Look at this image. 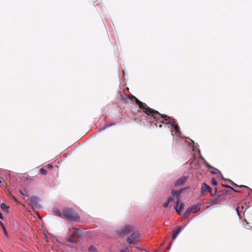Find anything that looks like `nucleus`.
Instances as JSON below:
<instances>
[{
	"mask_svg": "<svg viewBox=\"0 0 252 252\" xmlns=\"http://www.w3.org/2000/svg\"><path fill=\"white\" fill-rule=\"evenodd\" d=\"M0 208L3 211H4L6 213L8 212L9 207L7 206L6 204L4 203H1L0 205Z\"/></svg>",
	"mask_w": 252,
	"mask_h": 252,
	"instance_id": "nucleus-16",
	"label": "nucleus"
},
{
	"mask_svg": "<svg viewBox=\"0 0 252 252\" xmlns=\"http://www.w3.org/2000/svg\"><path fill=\"white\" fill-rule=\"evenodd\" d=\"M120 252H129V251L128 250V249L126 248L125 249L120 250Z\"/></svg>",
	"mask_w": 252,
	"mask_h": 252,
	"instance_id": "nucleus-24",
	"label": "nucleus"
},
{
	"mask_svg": "<svg viewBox=\"0 0 252 252\" xmlns=\"http://www.w3.org/2000/svg\"><path fill=\"white\" fill-rule=\"evenodd\" d=\"M242 207H244V209H245L244 211V214H245L246 211L247 209H248L250 207V204L249 203H245L244 205H242Z\"/></svg>",
	"mask_w": 252,
	"mask_h": 252,
	"instance_id": "nucleus-20",
	"label": "nucleus"
},
{
	"mask_svg": "<svg viewBox=\"0 0 252 252\" xmlns=\"http://www.w3.org/2000/svg\"><path fill=\"white\" fill-rule=\"evenodd\" d=\"M132 98L135 99V102L138 105L139 108L141 109L146 114L152 117L154 119L158 120L160 118H163L166 120H168L169 119L167 115L161 114L158 111L148 107L147 104L140 101L134 96H132Z\"/></svg>",
	"mask_w": 252,
	"mask_h": 252,
	"instance_id": "nucleus-1",
	"label": "nucleus"
},
{
	"mask_svg": "<svg viewBox=\"0 0 252 252\" xmlns=\"http://www.w3.org/2000/svg\"><path fill=\"white\" fill-rule=\"evenodd\" d=\"M169 119L168 120H166L163 118H160L158 120L154 119L155 120V125L156 126L159 127H162V124L164 123V121H165V124L166 125H170L172 126L177 125L176 120L174 119H171L170 117L168 116Z\"/></svg>",
	"mask_w": 252,
	"mask_h": 252,
	"instance_id": "nucleus-5",
	"label": "nucleus"
},
{
	"mask_svg": "<svg viewBox=\"0 0 252 252\" xmlns=\"http://www.w3.org/2000/svg\"><path fill=\"white\" fill-rule=\"evenodd\" d=\"M200 207L198 205L195 204L193 206L189 207L187 210L185 211L183 215V217L187 218L189 216L190 213H196L200 210Z\"/></svg>",
	"mask_w": 252,
	"mask_h": 252,
	"instance_id": "nucleus-8",
	"label": "nucleus"
},
{
	"mask_svg": "<svg viewBox=\"0 0 252 252\" xmlns=\"http://www.w3.org/2000/svg\"><path fill=\"white\" fill-rule=\"evenodd\" d=\"M93 249H94V248L93 247H91L90 248V251H93Z\"/></svg>",
	"mask_w": 252,
	"mask_h": 252,
	"instance_id": "nucleus-29",
	"label": "nucleus"
},
{
	"mask_svg": "<svg viewBox=\"0 0 252 252\" xmlns=\"http://www.w3.org/2000/svg\"><path fill=\"white\" fill-rule=\"evenodd\" d=\"M208 167H209V168H212V166H210V165H208Z\"/></svg>",
	"mask_w": 252,
	"mask_h": 252,
	"instance_id": "nucleus-31",
	"label": "nucleus"
},
{
	"mask_svg": "<svg viewBox=\"0 0 252 252\" xmlns=\"http://www.w3.org/2000/svg\"><path fill=\"white\" fill-rule=\"evenodd\" d=\"M227 188H230L231 189H232V190L235 191V192H238L239 191L238 190H235L234 189H233L232 187H231L230 186H226Z\"/></svg>",
	"mask_w": 252,
	"mask_h": 252,
	"instance_id": "nucleus-25",
	"label": "nucleus"
},
{
	"mask_svg": "<svg viewBox=\"0 0 252 252\" xmlns=\"http://www.w3.org/2000/svg\"><path fill=\"white\" fill-rule=\"evenodd\" d=\"M245 209H244V207H242V205H238L236 207V211L237 213L239 216V217L241 218V213L242 212L244 213Z\"/></svg>",
	"mask_w": 252,
	"mask_h": 252,
	"instance_id": "nucleus-13",
	"label": "nucleus"
},
{
	"mask_svg": "<svg viewBox=\"0 0 252 252\" xmlns=\"http://www.w3.org/2000/svg\"><path fill=\"white\" fill-rule=\"evenodd\" d=\"M39 172L41 174L43 175H46L47 173V170L44 169V168H40L39 170Z\"/></svg>",
	"mask_w": 252,
	"mask_h": 252,
	"instance_id": "nucleus-19",
	"label": "nucleus"
},
{
	"mask_svg": "<svg viewBox=\"0 0 252 252\" xmlns=\"http://www.w3.org/2000/svg\"><path fill=\"white\" fill-rule=\"evenodd\" d=\"M211 183L213 185L216 186L217 185V181L214 178L212 179Z\"/></svg>",
	"mask_w": 252,
	"mask_h": 252,
	"instance_id": "nucleus-22",
	"label": "nucleus"
},
{
	"mask_svg": "<svg viewBox=\"0 0 252 252\" xmlns=\"http://www.w3.org/2000/svg\"><path fill=\"white\" fill-rule=\"evenodd\" d=\"M183 189L179 190H172V194L175 198L174 200L176 201V205L174 206L177 213L180 215L182 213V210L184 208L185 204L183 203H180V194L182 192Z\"/></svg>",
	"mask_w": 252,
	"mask_h": 252,
	"instance_id": "nucleus-2",
	"label": "nucleus"
},
{
	"mask_svg": "<svg viewBox=\"0 0 252 252\" xmlns=\"http://www.w3.org/2000/svg\"><path fill=\"white\" fill-rule=\"evenodd\" d=\"M175 198H174V196H170L168 198L167 201L164 203L163 204V206L164 207L166 208L168 207L169 204L171 202H172L173 201H174Z\"/></svg>",
	"mask_w": 252,
	"mask_h": 252,
	"instance_id": "nucleus-15",
	"label": "nucleus"
},
{
	"mask_svg": "<svg viewBox=\"0 0 252 252\" xmlns=\"http://www.w3.org/2000/svg\"><path fill=\"white\" fill-rule=\"evenodd\" d=\"M54 212L55 215L58 217L63 218V211L61 212L59 209L56 208L54 210Z\"/></svg>",
	"mask_w": 252,
	"mask_h": 252,
	"instance_id": "nucleus-17",
	"label": "nucleus"
},
{
	"mask_svg": "<svg viewBox=\"0 0 252 252\" xmlns=\"http://www.w3.org/2000/svg\"><path fill=\"white\" fill-rule=\"evenodd\" d=\"M217 188L215 189V192L213 196L215 197L212 199L210 201L211 205H220L224 202L226 199V192H222L221 193L216 194Z\"/></svg>",
	"mask_w": 252,
	"mask_h": 252,
	"instance_id": "nucleus-4",
	"label": "nucleus"
},
{
	"mask_svg": "<svg viewBox=\"0 0 252 252\" xmlns=\"http://www.w3.org/2000/svg\"><path fill=\"white\" fill-rule=\"evenodd\" d=\"M63 218L68 220L77 221L79 220L80 216L72 208H64L63 209Z\"/></svg>",
	"mask_w": 252,
	"mask_h": 252,
	"instance_id": "nucleus-3",
	"label": "nucleus"
},
{
	"mask_svg": "<svg viewBox=\"0 0 252 252\" xmlns=\"http://www.w3.org/2000/svg\"><path fill=\"white\" fill-rule=\"evenodd\" d=\"M0 225H1L2 228L3 230L4 234L5 235H7V232L6 231V228H5L4 225L3 224V223L0 221Z\"/></svg>",
	"mask_w": 252,
	"mask_h": 252,
	"instance_id": "nucleus-18",
	"label": "nucleus"
},
{
	"mask_svg": "<svg viewBox=\"0 0 252 252\" xmlns=\"http://www.w3.org/2000/svg\"><path fill=\"white\" fill-rule=\"evenodd\" d=\"M82 234V230L79 229L72 227L70 228L69 230V235L71 237H75L77 235L81 236Z\"/></svg>",
	"mask_w": 252,
	"mask_h": 252,
	"instance_id": "nucleus-10",
	"label": "nucleus"
},
{
	"mask_svg": "<svg viewBox=\"0 0 252 252\" xmlns=\"http://www.w3.org/2000/svg\"><path fill=\"white\" fill-rule=\"evenodd\" d=\"M212 189L211 188L207 185L206 184L203 183L201 185V193L202 194H205L207 192H210L211 194V195L212 196H213L214 193H212L211 192Z\"/></svg>",
	"mask_w": 252,
	"mask_h": 252,
	"instance_id": "nucleus-9",
	"label": "nucleus"
},
{
	"mask_svg": "<svg viewBox=\"0 0 252 252\" xmlns=\"http://www.w3.org/2000/svg\"><path fill=\"white\" fill-rule=\"evenodd\" d=\"M1 181L0 180V183H1Z\"/></svg>",
	"mask_w": 252,
	"mask_h": 252,
	"instance_id": "nucleus-32",
	"label": "nucleus"
},
{
	"mask_svg": "<svg viewBox=\"0 0 252 252\" xmlns=\"http://www.w3.org/2000/svg\"><path fill=\"white\" fill-rule=\"evenodd\" d=\"M13 198L14 199V200H15L16 201H17L16 199L14 196H13Z\"/></svg>",
	"mask_w": 252,
	"mask_h": 252,
	"instance_id": "nucleus-30",
	"label": "nucleus"
},
{
	"mask_svg": "<svg viewBox=\"0 0 252 252\" xmlns=\"http://www.w3.org/2000/svg\"><path fill=\"white\" fill-rule=\"evenodd\" d=\"M39 199L38 198L32 196L30 198V204L32 206V207L34 208H38L39 207V204L38 202Z\"/></svg>",
	"mask_w": 252,
	"mask_h": 252,
	"instance_id": "nucleus-11",
	"label": "nucleus"
},
{
	"mask_svg": "<svg viewBox=\"0 0 252 252\" xmlns=\"http://www.w3.org/2000/svg\"><path fill=\"white\" fill-rule=\"evenodd\" d=\"M47 167L50 169H52L53 168V166L51 164H48L47 165Z\"/></svg>",
	"mask_w": 252,
	"mask_h": 252,
	"instance_id": "nucleus-27",
	"label": "nucleus"
},
{
	"mask_svg": "<svg viewBox=\"0 0 252 252\" xmlns=\"http://www.w3.org/2000/svg\"><path fill=\"white\" fill-rule=\"evenodd\" d=\"M172 127L174 128L176 132L180 133V128L178 125L174 126Z\"/></svg>",
	"mask_w": 252,
	"mask_h": 252,
	"instance_id": "nucleus-21",
	"label": "nucleus"
},
{
	"mask_svg": "<svg viewBox=\"0 0 252 252\" xmlns=\"http://www.w3.org/2000/svg\"><path fill=\"white\" fill-rule=\"evenodd\" d=\"M133 230H134V229L133 226L126 225L118 231V234L121 237H123L126 235L131 233Z\"/></svg>",
	"mask_w": 252,
	"mask_h": 252,
	"instance_id": "nucleus-6",
	"label": "nucleus"
},
{
	"mask_svg": "<svg viewBox=\"0 0 252 252\" xmlns=\"http://www.w3.org/2000/svg\"><path fill=\"white\" fill-rule=\"evenodd\" d=\"M132 234L127 238V242L129 244H136L138 242L139 234L138 231L133 230Z\"/></svg>",
	"mask_w": 252,
	"mask_h": 252,
	"instance_id": "nucleus-7",
	"label": "nucleus"
},
{
	"mask_svg": "<svg viewBox=\"0 0 252 252\" xmlns=\"http://www.w3.org/2000/svg\"><path fill=\"white\" fill-rule=\"evenodd\" d=\"M187 180V177L186 176L182 177L179 179L176 183V185H180L184 184Z\"/></svg>",
	"mask_w": 252,
	"mask_h": 252,
	"instance_id": "nucleus-14",
	"label": "nucleus"
},
{
	"mask_svg": "<svg viewBox=\"0 0 252 252\" xmlns=\"http://www.w3.org/2000/svg\"><path fill=\"white\" fill-rule=\"evenodd\" d=\"M19 193H20L22 195H23V196H25V195H25V193L24 192V191H23V190H19Z\"/></svg>",
	"mask_w": 252,
	"mask_h": 252,
	"instance_id": "nucleus-26",
	"label": "nucleus"
},
{
	"mask_svg": "<svg viewBox=\"0 0 252 252\" xmlns=\"http://www.w3.org/2000/svg\"><path fill=\"white\" fill-rule=\"evenodd\" d=\"M0 219H3V217L1 213H0Z\"/></svg>",
	"mask_w": 252,
	"mask_h": 252,
	"instance_id": "nucleus-28",
	"label": "nucleus"
},
{
	"mask_svg": "<svg viewBox=\"0 0 252 252\" xmlns=\"http://www.w3.org/2000/svg\"><path fill=\"white\" fill-rule=\"evenodd\" d=\"M182 227L180 226H178L176 230H175L172 234V239L174 240L176 239L180 232L181 231Z\"/></svg>",
	"mask_w": 252,
	"mask_h": 252,
	"instance_id": "nucleus-12",
	"label": "nucleus"
},
{
	"mask_svg": "<svg viewBox=\"0 0 252 252\" xmlns=\"http://www.w3.org/2000/svg\"><path fill=\"white\" fill-rule=\"evenodd\" d=\"M67 241H68V242H70V243H73V244H74V243H76V242H75L74 240H73L71 239V238H69L67 239Z\"/></svg>",
	"mask_w": 252,
	"mask_h": 252,
	"instance_id": "nucleus-23",
	"label": "nucleus"
}]
</instances>
